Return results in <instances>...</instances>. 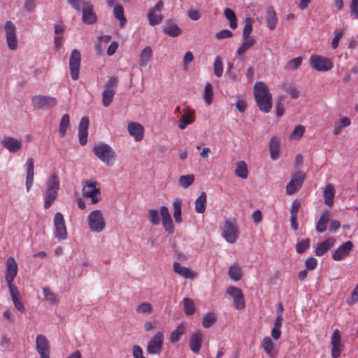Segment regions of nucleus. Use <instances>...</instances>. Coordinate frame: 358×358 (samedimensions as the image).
Instances as JSON below:
<instances>
[{
	"mask_svg": "<svg viewBox=\"0 0 358 358\" xmlns=\"http://www.w3.org/2000/svg\"><path fill=\"white\" fill-rule=\"evenodd\" d=\"M82 13H83L82 20L85 24H92L96 22V20H97L96 15L95 13L94 12L92 5L90 4V3L84 4V7L82 10Z\"/></svg>",
	"mask_w": 358,
	"mask_h": 358,
	"instance_id": "nucleus-19",
	"label": "nucleus"
},
{
	"mask_svg": "<svg viewBox=\"0 0 358 358\" xmlns=\"http://www.w3.org/2000/svg\"><path fill=\"white\" fill-rule=\"evenodd\" d=\"M132 355L134 358H145L143 356V352L141 347L138 345H134L132 347Z\"/></svg>",
	"mask_w": 358,
	"mask_h": 358,
	"instance_id": "nucleus-64",
	"label": "nucleus"
},
{
	"mask_svg": "<svg viewBox=\"0 0 358 358\" xmlns=\"http://www.w3.org/2000/svg\"><path fill=\"white\" fill-rule=\"evenodd\" d=\"M206 194L201 192L200 196L195 201V210L198 213H203L206 210Z\"/></svg>",
	"mask_w": 358,
	"mask_h": 358,
	"instance_id": "nucleus-34",
	"label": "nucleus"
},
{
	"mask_svg": "<svg viewBox=\"0 0 358 358\" xmlns=\"http://www.w3.org/2000/svg\"><path fill=\"white\" fill-rule=\"evenodd\" d=\"M222 236L229 243H234L238 237V229L236 224L229 220L224 222Z\"/></svg>",
	"mask_w": 358,
	"mask_h": 358,
	"instance_id": "nucleus-12",
	"label": "nucleus"
},
{
	"mask_svg": "<svg viewBox=\"0 0 358 358\" xmlns=\"http://www.w3.org/2000/svg\"><path fill=\"white\" fill-rule=\"evenodd\" d=\"M255 43L256 41L254 38H248V40H245V42H243V44L237 50L236 54L238 55H242Z\"/></svg>",
	"mask_w": 358,
	"mask_h": 358,
	"instance_id": "nucleus-49",
	"label": "nucleus"
},
{
	"mask_svg": "<svg viewBox=\"0 0 358 358\" xmlns=\"http://www.w3.org/2000/svg\"><path fill=\"white\" fill-rule=\"evenodd\" d=\"M118 84V78L117 77H110L106 83L105 89L115 90Z\"/></svg>",
	"mask_w": 358,
	"mask_h": 358,
	"instance_id": "nucleus-62",
	"label": "nucleus"
},
{
	"mask_svg": "<svg viewBox=\"0 0 358 358\" xmlns=\"http://www.w3.org/2000/svg\"><path fill=\"white\" fill-rule=\"evenodd\" d=\"M173 271L178 273V275L184 277L187 279H193L196 277V273L191 271L189 268L181 266V264L178 262H174L173 265Z\"/></svg>",
	"mask_w": 358,
	"mask_h": 358,
	"instance_id": "nucleus-23",
	"label": "nucleus"
},
{
	"mask_svg": "<svg viewBox=\"0 0 358 358\" xmlns=\"http://www.w3.org/2000/svg\"><path fill=\"white\" fill-rule=\"evenodd\" d=\"M203 98L208 106L211 104L213 99V91L210 83H207L205 86Z\"/></svg>",
	"mask_w": 358,
	"mask_h": 358,
	"instance_id": "nucleus-46",
	"label": "nucleus"
},
{
	"mask_svg": "<svg viewBox=\"0 0 358 358\" xmlns=\"http://www.w3.org/2000/svg\"><path fill=\"white\" fill-rule=\"evenodd\" d=\"M92 152L102 162L109 166L113 165L116 159V153L114 150L105 143L95 145Z\"/></svg>",
	"mask_w": 358,
	"mask_h": 358,
	"instance_id": "nucleus-3",
	"label": "nucleus"
},
{
	"mask_svg": "<svg viewBox=\"0 0 358 358\" xmlns=\"http://www.w3.org/2000/svg\"><path fill=\"white\" fill-rule=\"evenodd\" d=\"M27 176H26V189L27 192H29L33 182H34V159L30 157L27 160Z\"/></svg>",
	"mask_w": 358,
	"mask_h": 358,
	"instance_id": "nucleus-22",
	"label": "nucleus"
},
{
	"mask_svg": "<svg viewBox=\"0 0 358 358\" xmlns=\"http://www.w3.org/2000/svg\"><path fill=\"white\" fill-rule=\"evenodd\" d=\"M81 55L78 50H72L69 58V69L71 78L76 80L79 78Z\"/></svg>",
	"mask_w": 358,
	"mask_h": 358,
	"instance_id": "nucleus-10",
	"label": "nucleus"
},
{
	"mask_svg": "<svg viewBox=\"0 0 358 358\" xmlns=\"http://www.w3.org/2000/svg\"><path fill=\"white\" fill-rule=\"evenodd\" d=\"M202 343V334L200 331L192 335L189 341V347L191 350L198 354L200 351Z\"/></svg>",
	"mask_w": 358,
	"mask_h": 358,
	"instance_id": "nucleus-25",
	"label": "nucleus"
},
{
	"mask_svg": "<svg viewBox=\"0 0 358 358\" xmlns=\"http://www.w3.org/2000/svg\"><path fill=\"white\" fill-rule=\"evenodd\" d=\"M194 55L192 52L187 51L183 57V69L187 70L189 69V64L193 61Z\"/></svg>",
	"mask_w": 358,
	"mask_h": 358,
	"instance_id": "nucleus-59",
	"label": "nucleus"
},
{
	"mask_svg": "<svg viewBox=\"0 0 358 358\" xmlns=\"http://www.w3.org/2000/svg\"><path fill=\"white\" fill-rule=\"evenodd\" d=\"M358 301V282L353 291L352 292L350 297L346 300V303L349 305H353Z\"/></svg>",
	"mask_w": 358,
	"mask_h": 358,
	"instance_id": "nucleus-57",
	"label": "nucleus"
},
{
	"mask_svg": "<svg viewBox=\"0 0 358 358\" xmlns=\"http://www.w3.org/2000/svg\"><path fill=\"white\" fill-rule=\"evenodd\" d=\"M162 223L164 229L166 231H168L169 234H173L174 232V225L173 223V220L171 217L168 219H163Z\"/></svg>",
	"mask_w": 358,
	"mask_h": 358,
	"instance_id": "nucleus-60",
	"label": "nucleus"
},
{
	"mask_svg": "<svg viewBox=\"0 0 358 358\" xmlns=\"http://www.w3.org/2000/svg\"><path fill=\"white\" fill-rule=\"evenodd\" d=\"M36 345L41 358H50V345L45 336L42 334L37 336Z\"/></svg>",
	"mask_w": 358,
	"mask_h": 358,
	"instance_id": "nucleus-16",
	"label": "nucleus"
},
{
	"mask_svg": "<svg viewBox=\"0 0 358 358\" xmlns=\"http://www.w3.org/2000/svg\"><path fill=\"white\" fill-rule=\"evenodd\" d=\"M128 131L131 136L134 137L136 141H141L143 137V127L139 123H129L128 124Z\"/></svg>",
	"mask_w": 358,
	"mask_h": 358,
	"instance_id": "nucleus-24",
	"label": "nucleus"
},
{
	"mask_svg": "<svg viewBox=\"0 0 358 358\" xmlns=\"http://www.w3.org/2000/svg\"><path fill=\"white\" fill-rule=\"evenodd\" d=\"M228 275L235 281L241 280L242 277V271L241 267L236 264H234L233 266H230L228 271Z\"/></svg>",
	"mask_w": 358,
	"mask_h": 358,
	"instance_id": "nucleus-43",
	"label": "nucleus"
},
{
	"mask_svg": "<svg viewBox=\"0 0 358 358\" xmlns=\"http://www.w3.org/2000/svg\"><path fill=\"white\" fill-rule=\"evenodd\" d=\"M183 309L184 312L187 315H191L194 313L195 306L194 301L189 298H184L183 299Z\"/></svg>",
	"mask_w": 358,
	"mask_h": 358,
	"instance_id": "nucleus-44",
	"label": "nucleus"
},
{
	"mask_svg": "<svg viewBox=\"0 0 358 358\" xmlns=\"http://www.w3.org/2000/svg\"><path fill=\"white\" fill-rule=\"evenodd\" d=\"M254 97L259 109L265 113L272 108V95L267 85L263 82H257L253 89Z\"/></svg>",
	"mask_w": 358,
	"mask_h": 358,
	"instance_id": "nucleus-1",
	"label": "nucleus"
},
{
	"mask_svg": "<svg viewBox=\"0 0 358 358\" xmlns=\"http://www.w3.org/2000/svg\"><path fill=\"white\" fill-rule=\"evenodd\" d=\"M301 63H302V57H298L294 58V59L289 60L287 63V64L285 66V69L296 70L300 66Z\"/></svg>",
	"mask_w": 358,
	"mask_h": 358,
	"instance_id": "nucleus-53",
	"label": "nucleus"
},
{
	"mask_svg": "<svg viewBox=\"0 0 358 358\" xmlns=\"http://www.w3.org/2000/svg\"><path fill=\"white\" fill-rule=\"evenodd\" d=\"M17 264L13 257H10L6 261V281H13L17 274Z\"/></svg>",
	"mask_w": 358,
	"mask_h": 358,
	"instance_id": "nucleus-21",
	"label": "nucleus"
},
{
	"mask_svg": "<svg viewBox=\"0 0 358 358\" xmlns=\"http://www.w3.org/2000/svg\"><path fill=\"white\" fill-rule=\"evenodd\" d=\"M225 17L229 21V27L232 29L237 27V19L234 12L231 8H225L224 10Z\"/></svg>",
	"mask_w": 358,
	"mask_h": 358,
	"instance_id": "nucleus-40",
	"label": "nucleus"
},
{
	"mask_svg": "<svg viewBox=\"0 0 358 358\" xmlns=\"http://www.w3.org/2000/svg\"><path fill=\"white\" fill-rule=\"evenodd\" d=\"M33 106L37 109L48 110L57 103L56 98L50 96L36 95L32 97Z\"/></svg>",
	"mask_w": 358,
	"mask_h": 358,
	"instance_id": "nucleus-7",
	"label": "nucleus"
},
{
	"mask_svg": "<svg viewBox=\"0 0 358 358\" xmlns=\"http://www.w3.org/2000/svg\"><path fill=\"white\" fill-rule=\"evenodd\" d=\"M55 236L57 239L65 240L67 237V230L63 215L57 212L54 216Z\"/></svg>",
	"mask_w": 358,
	"mask_h": 358,
	"instance_id": "nucleus-9",
	"label": "nucleus"
},
{
	"mask_svg": "<svg viewBox=\"0 0 358 358\" xmlns=\"http://www.w3.org/2000/svg\"><path fill=\"white\" fill-rule=\"evenodd\" d=\"M194 176L193 175L181 176L179 178L180 185L183 188H188L194 182Z\"/></svg>",
	"mask_w": 358,
	"mask_h": 358,
	"instance_id": "nucleus-50",
	"label": "nucleus"
},
{
	"mask_svg": "<svg viewBox=\"0 0 358 358\" xmlns=\"http://www.w3.org/2000/svg\"><path fill=\"white\" fill-rule=\"evenodd\" d=\"M8 48L15 50L17 48L18 41L16 35L15 25L11 21H6L3 27Z\"/></svg>",
	"mask_w": 358,
	"mask_h": 358,
	"instance_id": "nucleus-6",
	"label": "nucleus"
},
{
	"mask_svg": "<svg viewBox=\"0 0 358 358\" xmlns=\"http://www.w3.org/2000/svg\"><path fill=\"white\" fill-rule=\"evenodd\" d=\"M234 173L235 175L238 177H240L243 179L247 178L248 175V170L246 163L244 161L238 162L236 164Z\"/></svg>",
	"mask_w": 358,
	"mask_h": 358,
	"instance_id": "nucleus-33",
	"label": "nucleus"
},
{
	"mask_svg": "<svg viewBox=\"0 0 358 358\" xmlns=\"http://www.w3.org/2000/svg\"><path fill=\"white\" fill-rule=\"evenodd\" d=\"M43 292L46 300L50 301L51 303L56 301V295L49 288L44 287L43 289Z\"/></svg>",
	"mask_w": 358,
	"mask_h": 358,
	"instance_id": "nucleus-61",
	"label": "nucleus"
},
{
	"mask_svg": "<svg viewBox=\"0 0 358 358\" xmlns=\"http://www.w3.org/2000/svg\"><path fill=\"white\" fill-rule=\"evenodd\" d=\"M152 55V51L150 46H146L142 50L140 55L139 65L141 66H145L150 61Z\"/></svg>",
	"mask_w": 358,
	"mask_h": 358,
	"instance_id": "nucleus-31",
	"label": "nucleus"
},
{
	"mask_svg": "<svg viewBox=\"0 0 358 358\" xmlns=\"http://www.w3.org/2000/svg\"><path fill=\"white\" fill-rule=\"evenodd\" d=\"M280 141L276 137H273L269 142L271 158L276 160L279 157Z\"/></svg>",
	"mask_w": 358,
	"mask_h": 358,
	"instance_id": "nucleus-29",
	"label": "nucleus"
},
{
	"mask_svg": "<svg viewBox=\"0 0 358 358\" xmlns=\"http://www.w3.org/2000/svg\"><path fill=\"white\" fill-rule=\"evenodd\" d=\"M173 217L176 223H181L182 217H181V206L182 201L180 199H176L173 203Z\"/></svg>",
	"mask_w": 358,
	"mask_h": 358,
	"instance_id": "nucleus-38",
	"label": "nucleus"
},
{
	"mask_svg": "<svg viewBox=\"0 0 358 358\" xmlns=\"http://www.w3.org/2000/svg\"><path fill=\"white\" fill-rule=\"evenodd\" d=\"M148 218L153 225H157L160 222L159 213L157 210H149L148 213Z\"/></svg>",
	"mask_w": 358,
	"mask_h": 358,
	"instance_id": "nucleus-52",
	"label": "nucleus"
},
{
	"mask_svg": "<svg viewBox=\"0 0 358 358\" xmlns=\"http://www.w3.org/2000/svg\"><path fill=\"white\" fill-rule=\"evenodd\" d=\"M329 221V213L328 210L324 211L320 216L317 224L316 230L319 233H323L327 229V224Z\"/></svg>",
	"mask_w": 358,
	"mask_h": 358,
	"instance_id": "nucleus-30",
	"label": "nucleus"
},
{
	"mask_svg": "<svg viewBox=\"0 0 358 358\" xmlns=\"http://www.w3.org/2000/svg\"><path fill=\"white\" fill-rule=\"evenodd\" d=\"M47 188L43 193L44 208L48 209L58 195L59 189V180L56 174L51 175L46 182Z\"/></svg>",
	"mask_w": 358,
	"mask_h": 358,
	"instance_id": "nucleus-2",
	"label": "nucleus"
},
{
	"mask_svg": "<svg viewBox=\"0 0 358 358\" xmlns=\"http://www.w3.org/2000/svg\"><path fill=\"white\" fill-rule=\"evenodd\" d=\"M70 124V117L68 114H64L59 123V132L62 137H64L66 134L67 128Z\"/></svg>",
	"mask_w": 358,
	"mask_h": 358,
	"instance_id": "nucleus-41",
	"label": "nucleus"
},
{
	"mask_svg": "<svg viewBox=\"0 0 358 358\" xmlns=\"http://www.w3.org/2000/svg\"><path fill=\"white\" fill-rule=\"evenodd\" d=\"M0 144L10 153H16L22 148V142L21 140L10 136H4Z\"/></svg>",
	"mask_w": 358,
	"mask_h": 358,
	"instance_id": "nucleus-13",
	"label": "nucleus"
},
{
	"mask_svg": "<svg viewBox=\"0 0 358 358\" xmlns=\"http://www.w3.org/2000/svg\"><path fill=\"white\" fill-rule=\"evenodd\" d=\"M213 72L215 76L217 78H220L223 73V63L219 56L215 57L213 64Z\"/></svg>",
	"mask_w": 358,
	"mask_h": 358,
	"instance_id": "nucleus-48",
	"label": "nucleus"
},
{
	"mask_svg": "<svg viewBox=\"0 0 358 358\" xmlns=\"http://www.w3.org/2000/svg\"><path fill=\"white\" fill-rule=\"evenodd\" d=\"M334 37L332 40V42H331V47L333 49H336L338 45V43H339V41L340 39L342 38V36H343V30H341V29H336L334 31Z\"/></svg>",
	"mask_w": 358,
	"mask_h": 358,
	"instance_id": "nucleus-56",
	"label": "nucleus"
},
{
	"mask_svg": "<svg viewBox=\"0 0 358 358\" xmlns=\"http://www.w3.org/2000/svg\"><path fill=\"white\" fill-rule=\"evenodd\" d=\"M227 293L231 295L233 299L243 298L242 290L236 287L231 286L227 289Z\"/></svg>",
	"mask_w": 358,
	"mask_h": 358,
	"instance_id": "nucleus-55",
	"label": "nucleus"
},
{
	"mask_svg": "<svg viewBox=\"0 0 358 358\" xmlns=\"http://www.w3.org/2000/svg\"><path fill=\"white\" fill-rule=\"evenodd\" d=\"M185 333V329L183 324H179L176 329L171 332L170 336V341L173 343L178 342Z\"/></svg>",
	"mask_w": 358,
	"mask_h": 358,
	"instance_id": "nucleus-39",
	"label": "nucleus"
},
{
	"mask_svg": "<svg viewBox=\"0 0 358 358\" xmlns=\"http://www.w3.org/2000/svg\"><path fill=\"white\" fill-rule=\"evenodd\" d=\"M96 182L88 180L83 187V196L90 199L92 204L98 203L101 199L100 188L96 187Z\"/></svg>",
	"mask_w": 358,
	"mask_h": 358,
	"instance_id": "nucleus-5",
	"label": "nucleus"
},
{
	"mask_svg": "<svg viewBox=\"0 0 358 358\" xmlns=\"http://www.w3.org/2000/svg\"><path fill=\"white\" fill-rule=\"evenodd\" d=\"M350 8L351 15L358 19V0H352L350 4Z\"/></svg>",
	"mask_w": 358,
	"mask_h": 358,
	"instance_id": "nucleus-63",
	"label": "nucleus"
},
{
	"mask_svg": "<svg viewBox=\"0 0 358 358\" xmlns=\"http://www.w3.org/2000/svg\"><path fill=\"white\" fill-rule=\"evenodd\" d=\"M163 31L165 34L171 37H177L182 33L181 29L175 24H166Z\"/></svg>",
	"mask_w": 358,
	"mask_h": 358,
	"instance_id": "nucleus-35",
	"label": "nucleus"
},
{
	"mask_svg": "<svg viewBox=\"0 0 358 358\" xmlns=\"http://www.w3.org/2000/svg\"><path fill=\"white\" fill-rule=\"evenodd\" d=\"M253 20L251 17L245 19V24L243 31V38L244 40L250 38V35L252 31Z\"/></svg>",
	"mask_w": 358,
	"mask_h": 358,
	"instance_id": "nucleus-45",
	"label": "nucleus"
},
{
	"mask_svg": "<svg viewBox=\"0 0 358 358\" xmlns=\"http://www.w3.org/2000/svg\"><path fill=\"white\" fill-rule=\"evenodd\" d=\"M353 243L348 241L340 245L333 253L332 258L334 261H341L347 257L353 248Z\"/></svg>",
	"mask_w": 358,
	"mask_h": 358,
	"instance_id": "nucleus-15",
	"label": "nucleus"
},
{
	"mask_svg": "<svg viewBox=\"0 0 358 358\" xmlns=\"http://www.w3.org/2000/svg\"><path fill=\"white\" fill-rule=\"evenodd\" d=\"M334 240L331 238L320 243L316 249L315 254L317 256L324 255L331 248L333 247Z\"/></svg>",
	"mask_w": 358,
	"mask_h": 358,
	"instance_id": "nucleus-27",
	"label": "nucleus"
},
{
	"mask_svg": "<svg viewBox=\"0 0 358 358\" xmlns=\"http://www.w3.org/2000/svg\"><path fill=\"white\" fill-rule=\"evenodd\" d=\"M324 200L325 204L332 206L334 198V189L330 185H327L323 192Z\"/></svg>",
	"mask_w": 358,
	"mask_h": 358,
	"instance_id": "nucleus-36",
	"label": "nucleus"
},
{
	"mask_svg": "<svg viewBox=\"0 0 358 358\" xmlns=\"http://www.w3.org/2000/svg\"><path fill=\"white\" fill-rule=\"evenodd\" d=\"M216 321V318L213 313H207L202 322L203 327L205 328L210 327Z\"/></svg>",
	"mask_w": 358,
	"mask_h": 358,
	"instance_id": "nucleus-54",
	"label": "nucleus"
},
{
	"mask_svg": "<svg viewBox=\"0 0 358 358\" xmlns=\"http://www.w3.org/2000/svg\"><path fill=\"white\" fill-rule=\"evenodd\" d=\"M115 90L104 89L102 92V103L105 107H108L113 100Z\"/></svg>",
	"mask_w": 358,
	"mask_h": 358,
	"instance_id": "nucleus-37",
	"label": "nucleus"
},
{
	"mask_svg": "<svg viewBox=\"0 0 358 358\" xmlns=\"http://www.w3.org/2000/svg\"><path fill=\"white\" fill-rule=\"evenodd\" d=\"M113 15L120 21V27H123L127 23V19L124 15V8L121 4L118 3L114 6Z\"/></svg>",
	"mask_w": 358,
	"mask_h": 358,
	"instance_id": "nucleus-32",
	"label": "nucleus"
},
{
	"mask_svg": "<svg viewBox=\"0 0 358 358\" xmlns=\"http://www.w3.org/2000/svg\"><path fill=\"white\" fill-rule=\"evenodd\" d=\"M138 313H143L145 315H149L152 311V306L150 303L148 302L141 303L136 309Z\"/></svg>",
	"mask_w": 358,
	"mask_h": 358,
	"instance_id": "nucleus-51",
	"label": "nucleus"
},
{
	"mask_svg": "<svg viewBox=\"0 0 358 358\" xmlns=\"http://www.w3.org/2000/svg\"><path fill=\"white\" fill-rule=\"evenodd\" d=\"M331 357L338 358L341 356L343 345L341 344V335L338 329L334 331L331 338Z\"/></svg>",
	"mask_w": 358,
	"mask_h": 358,
	"instance_id": "nucleus-17",
	"label": "nucleus"
},
{
	"mask_svg": "<svg viewBox=\"0 0 358 358\" xmlns=\"http://www.w3.org/2000/svg\"><path fill=\"white\" fill-rule=\"evenodd\" d=\"M183 110L185 113L178 122V127L180 129H185L187 125L192 124L195 120V112L194 110L187 107Z\"/></svg>",
	"mask_w": 358,
	"mask_h": 358,
	"instance_id": "nucleus-20",
	"label": "nucleus"
},
{
	"mask_svg": "<svg viewBox=\"0 0 358 358\" xmlns=\"http://www.w3.org/2000/svg\"><path fill=\"white\" fill-rule=\"evenodd\" d=\"M310 239L307 238L305 239H302L297 242L296 244V251L299 254L303 253L306 250H307L310 248Z\"/></svg>",
	"mask_w": 358,
	"mask_h": 358,
	"instance_id": "nucleus-47",
	"label": "nucleus"
},
{
	"mask_svg": "<svg viewBox=\"0 0 358 358\" xmlns=\"http://www.w3.org/2000/svg\"><path fill=\"white\" fill-rule=\"evenodd\" d=\"M266 20L267 27L270 29L273 30L276 27L278 18L276 17V13L273 6H268L267 8Z\"/></svg>",
	"mask_w": 358,
	"mask_h": 358,
	"instance_id": "nucleus-28",
	"label": "nucleus"
},
{
	"mask_svg": "<svg viewBox=\"0 0 358 358\" xmlns=\"http://www.w3.org/2000/svg\"><path fill=\"white\" fill-rule=\"evenodd\" d=\"M310 64L318 71H327L333 68V63L330 59L317 55H313L310 57Z\"/></svg>",
	"mask_w": 358,
	"mask_h": 358,
	"instance_id": "nucleus-8",
	"label": "nucleus"
},
{
	"mask_svg": "<svg viewBox=\"0 0 358 358\" xmlns=\"http://www.w3.org/2000/svg\"><path fill=\"white\" fill-rule=\"evenodd\" d=\"M89 228L92 231L101 232L106 227L105 219L100 210L92 211L87 217Z\"/></svg>",
	"mask_w": 358,
	"mask_h": 358,
	"instance_id": "nucleus-4",
	"label": "nucleus"
},
{
	"mask_svg": "<svg viewBox=\"0 0 358 358\" xmlns=\"http://www.w3.org/2000/svg\"><path fill=\"white\" fill-rule=\"evenodd\" d=\"M148 18L150 25L155 26L162 22L163 17L162 15L155 14V9H149L148 13Z\"/></svg>",
	"mask_w": 358,
	"mask_h": 358,
	"instance_id": "nucleus-42",
	"label": "nucleus"
},
{
	"mask_svg": "<svg viewBox=\"0 0 358 358\" xmlns=\"http://www.w3.org/2000/svg\"><path fill=\"white\" fill-rule=\"evenodd\" d=\"M68 2L78 11L83 10L84 4L89 3L83 0H68Z\"/></svg>",
	"mask_w": 358,
	"mask_h": 358,
	"instance_id": "nucleus-58",
	"label": "nucleus"
},
{
	"mask_svg": "<svg viewBox=\"0 0 358 358\" xmlns=\"http://www.w3.org/2000/svg\"><path fill=\"white\" fill-rule=\"evenodd\" d=\"M89 124V118L87 117H82L78 126V138L81 145H85L87 142Z\"/></svg>",
	"mask_w": 358,
	"mask_h": 358,
	"instance_id": "nucleus-18",
	"label": "nucleus"
},
{
	"mask_svg": "<svg viewBox=\"0 0 358 358\" xmlns=\"http://www.w3.org/2000/svg\"><path fill=\"white\" fill-rule=\"evenodd\" d=\"M262 347L265 352L271 357H275L277 356V350H275V344L272 341L270 337H265L262 343Z\"/></svg>",
	"mask_w": 358,
	"mask_h": 358,
	"instance_id": "nucleus-26",
	"label": "nucleus"
},
{
	"mask_svg": "<svg viewBox=\"0 0 358 358\" xmlns=\"http://www.w3.org/2000/svg\"><path fill=\"white\" fill-rule=\"evenodd\" d=\"M164 334L161 331L155 334L150 341L147 347V351L150 354H159L163 347Z\"/></svg>",
	"mask_w": 358,
	"mask_h": 358,
	"instance_id": "nucleus-14",
	"label": "nucleus"
},
{
	"mask_svg": "<svg viewBox=\"0 0 358 358\" xmlns=\"http://www.w3.org/2000/svg\"><path fill=\"white\" fill-rule=\"evenodd\" d=\"M305 178V174L301 171L294 173L290 181L286 186V193L288 195H292L299 191L301 187Z\"/></svg>",
	"mask_w": 358,
	"mask_h": 358,
	"instance_id": "nucleus-11",
	"label": "nucleus"
}]
</instances>
